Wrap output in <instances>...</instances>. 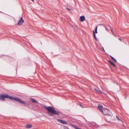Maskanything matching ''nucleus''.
I'll return each mask as SVG.
<instances>
[{
	"label": "nucleus",
	"instance_id": "nucleus-4",
	"mask_svg": "<svg viewBox=\"0 0 129 129\" xmlns=\"http://www.w3.org/2000/svg\"><path fill=\"white\" fill-rule=\"evenodd\" d=\"M57 120L59 122H60V123L64 124H67V122L65 121V120H62L61 119H58Z\"/></svg>",
	"mask_w": 129,
	"mask_h": 129
},
{
	"label": "nucleus",
	"instance_id": "nucleus-20",
	"mask_svg": "<svg viewBox=\"0 0 129 129\" xmlns=\"http://www.w3.org/2000/svg\"><path fill=\"white\" fill-rule=\"evenodd\" d=\"M118 39L119 40H120L121 42H122V40L121 39H120V38H118Z\"/></svg>",
	"mask_w": 129,
	"mask_h": 129
},
{
	"label": "nucleus",
	"instance_id": "nucleus-1",
	"mask_svg": "<svg viewBox=\"0 0 129 129\" xmlns=\"http://www.w3.org/2000/svg\"><path fill=\"white\" fill-rule=\"evenodd\" d=\"M8 98L10 99L15 100L18 102L23 105H25L26 104L25 102L20 99H19L15 97H13V96H10L7 94H4L1 95L0 96V100L3 101H5V98Z\"/></svg>",
	"mask_w": 129,
	"mask_h": 129
},
{
	"label": "nucleus",
	"instance_id": "nucleus-17",
	"mask_svg": "<svg viewBox=\"0 0 129 129\" xmlns=\"http://www.w3.org/2000/svg\"><path fill=\"white\" fill-rule=\"evenodd\" d=\"M67 9L68 10H69V11H71V10H72V9H71L68 8H67Z\"/></svg>",
	"mask_w": 129,
	"mask_h": 129
},
{
	"label": "nucleus",
	"instance_id": "nucleus-16",
	"mask_svg": "<svg viewBox=\"0 0 129 129\" xmlns=\"http://www.w3.org/2000/svg\"><path fill=\"white\" fill-rule=\"evenodd\" d=\"M116 118L117 119H118V120L119 121H120V119L117 116H116Z\"/></svg>",
	"mask_w": 129,
	"mask_h": 129
},
{
	"label": "nucleus",
	"instance_id": "nucleus-5",
	"mask_svg": "<svg viewBox=\"0 0 129 129\" xmlns=\"http://www.w3.org/2000/svg\"><path fill=\"white\" fill-rule=\"evenodd\" d=\"M98 28V27L97 26H96L95 28V31L94 32V31H93V36L94 37V39H95V40H97V39L95 35V33H97V30Z\"/></svg>",
	"mask_w": 129,
	"mask_h": 129
},
{
	"label": "nucleus",
	"instance_id": "nucleus-12",
	"mask_svg": "<svg viewBox=\"0 0 129 129\" xmlns=\"http://www.w3.org/2000/svg\"><path fill=\"white\" fill-rule=\"evenodd\" d=\"M110 57H111V58L112 59V60L115 62H117V60L114 58L113 57H112V56H110Z\"/></svg>",
	"mask_w": 129,
	"mask_h": 129
},
{
	"label": "nucleus",
	"instance_id": "nucleus-18",
	"mask_svg": "<svg viewBox=\"0 0 129 129\" xmlns=\"http://www.w3.org/2000/svg\"><path fill=\"white\" fill-rule=\"evenodd\" d=\"M94 89L96 91V92H98L99 90H98L96 88H94Z\"/></svg>",
	"mask_w": 129,
	"mask_h": 129
},
{
	"label": "nucleus",
	"instance_id": "nucleus-10",
	"mask_svg": "<svg viewBox=\"0 0 129 129\" xmlns=\"http://www.w3.org/2000/svg\"><path fill=\"white\" fill-rule=\"evenodd\" d=\"M32 127V125L30 124H27L26 125V127L27 128H31Z\"/></svg>",
	"mask_w": 129,
	"mask_h": 129
},
{
	"label": "nucleus",
	"instance_id": "nucleus-11",
	"mask_svg": "<svg viewBox=\"0 0 129 129\" xmlns=\"http://www.w3.org/2000/svg\"><path fill=\"white\" fill-rule=\"evenodd\" d=\"M30 99V100L33 103H38L37 101L36 100H35L34 99L31 98Z\"/></svg>",
	"mask_w": 129,
	"mask_h": 129
},
{
	"label": "nucleus",
	"instance_id": "nucleus-14",
	"mask_svg": "<svg viewBox=\"0 0 129 129\" xmlns=\"http://www.w3.org/2000/svg\"><path fill=\"white\" fill-rule=\"evenodd\" d=\"M64 129H69L68 127L66 126H64Z\"/></svg>",
	"mask_w": 129,
	"mask_h": 129
},
{
	"label": "nucleus",
	"instance_id": "nucleus-15",
	"mask_svg": "<svg viewBox=\"0 0 129 129\" xmlns=\"http://www.w3.org/2000/svg\"><path fill=\"white\" fill-rule=\"evenodd\" d=\"M109 62L112 65H113L114 64V63L113 62H112L110 60L109 61Z\"/></svg>",
	"mask_w": 129,
	"mask_h": 129
},
{
	"label": "nucleus",
	"instance_id": "nucleus-19",
	"mask_svg": "<svg viewBox=\"0 0 129 129\" xmlns=\"http://www.w3.org/2000/svg\"><path fill=\"white\" fill-rule=\"evenodd\" d=\"M105 27V29L106 30H107V31H108L109 30L106 27Z\"/></svg>",
	"mask_w": 129,
	"mask_h": 129
},
{
	"label": "nucleus",
	"instance_id": "nucleus-3",
	"mask_svg": "<svg viewBox=\"0 0 129 129\" xmlns=\"http://www.w3.org/2000/svg\"><path fill=\"white\" fill-rule=\"evenodd\" d=\"M102 112L104 115L111 116V115L112 114L111 112L110 111L107 109L103 108V110H102Z\"/></svg>",
	"mask_w": 129,
	"mask_h": 129
},
{
	"label": "nucleus",
	"instance_id": "nucleus-9",
	"mask_svg": "<svg viewBox=\"0 0 129 129\" xmlns=\"http://www.w3.org/2000/svg\"><path fill=\"white\" fill-rule=\"evenodd\" d=\"M110 27V29L111 30V31L112 33L113 34L115 37H116V36L115 35L113 31V28L112 27L110 26L109 25H108Z\"/></svg>",
	"mask_w": 129,
	"mask_h": 129
},
{
	"label": "nucleus",
	"instance_id": "nucleus-2",
	"mask_svg": "<svg viewBox=\"0 0 129 129\" xmlns=\"http://www.w3.org/2000/svg\"><path fill=\"white\" fill-rule=\"evenodd\" d=\"M43 107L48 111V113L50 116H53V114L57 115H59L58 112L56 111L54 107L52 106L46 107L45 106H44Z\"/></svg>",
	"mask_w": 129,
	"mask_h": 129
},
{
	"label": "nucleus",
	"instance_id": "nucleus-13",
	"mask_svg": "<svg viewBox=\"0 0 129 129\" xmlns=\"http://www.w3.org/2000/svg\"><path fill=\"white\" fill-rule=\"evenodd\" d=\"M98 92L101 94L103 93L102 92L100 89L99 90Z\"/></svg>",
	"mask_w": 129,
	"mask_h": 129
},
{
	"label": "nucleus",
	"instance_id": "nucleus-8",
	"mask_svg": "<svg viewBox=\"0 0 129 129\" xmlns=\"http://www.w3.org/2000/svg\"><path fill=\"white\" fill-rule=\"evenodd\" d=\"M98 107L99 109L100 110L101 112L102 110H103V107L102 106L100 105H98Z\"/></svg>",
	"mask_w": 129,
	"mask_h": 129
},
{
	"label": "nucleus",
	"instance_id": "nucleus-7",
	"mask_svg": "<svg viewBox=\"0 0 129 129\" xmlns=\"http://www.w3.org/2000/svg\"><path fill=\"white\" fill-rule=\"evenodd\" d=\"M79 20L81 22H83L85 20V17L84 16H81L80 17Z\"/></svg>",
	"mask_w": 129,
	"mask_h": 129
},
{
	"label": "nucleus",
	"instance_id": "nucleus-6",
	"mask_svg": "<svg viewBox=\"0 0 129 129\" xmlns=\"http://www.w3.org/2000/svg\"><path fill=\"white\" fill-rule=\"evenodd\" d=\"M24 22V20L23 19L22 17H21L18 23V25H21Z\"/></svg>",
	"mask_w": 129,
	"mask_h": 129
},
{
	"label": "nucleus",
	"instance_id": "nucleus-24",
	"mask_svg": "<svg viewBox=\"0 0 129 129\" xmlns=\"http://www.w3.org/2000/svg\"><path fill=\"white\" fill-rule=\"evenodd\" d=\"M30 0L32 1L33 2H34V0Z\"/></svg>",
	"mask_w": 129,
	"mask_h": 129
},
{
	"label": "nucleus",
	"instance_id": "nucleus-21",
	"mask_svg": "<svg viewBox=\"0 0 129 129\" xmlns=\"http://www.w3.org/2000/svg\"><path fill=\"white\" fill-rule=\"evenodd\" d=\"M102 49H103V50L104 51H105V50H104V48H103V47H102Z\"/></svg>",
	"mask_w": 129,
	"mask_h": 129
},
{
	"label": "nucleus",
	"instance_id": "nucleus-23",
	"mask_svg": "<svg viewBox=\"0 0 129 129\" xmlns=\"http://www.w3.org/2000/svg\"><path fill=\"white\" fill-rule=\"evenodd\" d=\"M112 65H113L114 67H116V65L114 63Z\"/></svg>",
	"mask_w": 129,
	"mask_h": 129
},
{
	"label": "nucleus",
	"instance_id": "nucleus-22",
	"mask_svg": "<svg viewBox=\"0 0 129 129\" xmlns=\"http://www.w3.org/2000/svg\"><path fill=\"white\" fill-rule=\"evenodd\" d=\"M80 107H82V108H83V106H82V105H80Z\"/></svg>",
	"mask_w": 129,
	"mask_h": 129
}]
</instances>
